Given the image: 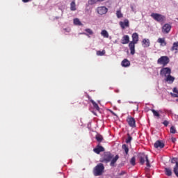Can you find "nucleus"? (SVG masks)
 I'll use <instances>...</instances> for the list:
<instances>
[{
	"label": "nucleus",
	"instance_id": "f257e3e1",
	"mask_svg": "<svg viewBox=\"0 0 178 178\" xmlns=\"http://www.w3.org/2000/svg\"><path fill=\"white\" fill-rule=\"evenodd\" d=\"M138 43V33H134L132 34V41L129 44V48L131 51V54L134 55L136 54V44Z\"/></svg>",
	"mask_w": 178,
	"mask_h": 178
},
{
	"label": "nucleus",
	"instance_id": "f03ea898",
	"mask_svg": "<svg viewBox=\"0 0 178 178\" xmlns=\"http://www.w3.org/2000/svg\"><path fill=\"white\" fill-rule=\"evenodd\" d=\"M104 169L105 167L104 166V164L99 163L97 165V166L95 167L93 170V175L95 176H101L102 173H104Z\"/></svg>",
	"mask_w": 178,
	"mask_h": 178
},
{
	"label": "nucleus",
	"instance_id": "7ed1b4c3",
	"mask_svg": "<svg viewBox=\"0 0 178 178\" xmlns=\"http://www.w3.org/2000/svg\"><path fill=\"white\" fill-rule=\"evenodd\" d=\"M112 158H113V154L111 152H104L100 159V162L108 163V162H111V161H112Z\"/></svg>",
	"mask_w": 178,
	"mask_h": 178
},
{
	"label": "nucleus",
	"instance_id": "20e7f679",
	"mask_svg": "<svg viewBox=\"0 0 178 178\" xmlns=\"http://www.w3.org/2000/svg\"><path fill=\"white\" fill-rule=\"evenodd\" d=\"M151 17H152L154 20H156V22H158L159 23H162V22H165V19H166L164 15L155 13L151 14Z\"/></svg>",
	"mask_w": 178,
	"mask_h": 178
},
{
	"label": "nucleus",
	"instance_id": "39448f33",
	"mask_svg": "<svg viewBox=\"0 0 178 178\" xmlns=\"http://www.w3.org/2000/svg\"><path fill=\"white\" fill-rule=\"evenodd\" d=\"M169 62H170L169 57L166 56H161L157 60V63L159 65H163V66H166V65H168Z\"/></svg>",
	"mask_w": 178,
	"mask_h": 178
},
{
	"label": "nucleus",
	"instance_id": "423d86ee",
	"mask_svg": "<svg viewBox=\"0 0 178 178\" xmlns=\"http://www.w3.org/2000/svg\"><path fill=\"white\" fill-rule=\"evenodd\" d=\"M172 73V70L169 67H163L160 71V76L161 77H167Z\"/></svg>",
	"mask_w": 178,
	"mask_h": 178
},
{
	"label": "nucleus",
	"instance_id": "0eeeda50",
	"mask_svg": "<svg viewBox=\"0 0 178 178\" xmlns=\"http://www.w3.org/2000/svg\"><path fill=\"white\" fill-rule=\"evenodd\" d=\"M146 161V165L147 166H149V160H148V156L142 154L140 156V163L141 165H144Z\"/></svg>",
	"mask_w": 178,
	"mask_h": 178
},
{
	"label": "nucleus",
	"instance_id": "6e6552de",
	"mask_svg": "<svg viewBox=\"0 0 178 178\" xmlns=\"http://www.w3.org/2000/svg\"><path fill=\"white\" fill-rule=\"evenodd\" d=\"M97 12L99 15H106L108 13V8L105 6H100L97 8Z\"/></svg>",
	"mask_w": 178,
	"mask_h": 178
},
{
	"label": "nucleus",
	"instance_id": "1a4fd4ad",
	"mask_svg": "<svg viewBox=\"0 0 178 178\" xmlns=\"http://www.w3.org/2000/svg\"><path fill=\"white\" fill-rule=\"evenodd\" d=\"M172 29V26L169 24H165L162 27V31L164 34H169V32Z\"/></svg>",
	"mask_w": 178,
	"mask_h": 178
},
{
	"label": "nucleus",
	"instance_id": "9d476101",
	"mask_svg": "<svg viewBox=\"0 0 178 178\" xmlns=\"http://www.w3.org/2000/svg\"><path fill=\"white\" fill-rule=\"evenodd\" d=\"M175 76H172L170 74L164 77V81H165V83H168V84H173V82L175 81Z\"/></svg>",
	"mask_w": 178,
	"mask_h": 178
},
{
	"label": "nucleus",
	"instance_id": "9b49d317",
	"mask_svg": "<svg viewBox=\"0 0 178 178\" xmlns=\"http://www.w3.org/2000/svg\"><path fill=\"white\" fill-rule=\"evenodd\" d=\"M127 122L131 127H136V120L131 116H129L127 119Z\"/></svg>",
	"mask_w": 178,
	"mask_h": 178
},
{
	"label": "nucleus",
	"instance_id": "f8f14e48",
	"mask_svg": "<svg viewBox=\"0 0 178 178\" xmlns=\"http://www.w3.org/2000/svg\"><path fill=\"white\" fill-rule=\"evenodd\" d=\"M120 26L121 29H126V27H129V19H125L124 22H120Z\"/></svg>",
	"mask_w": 178,
	"mask_h": 178
},
{
	"label": "nucleus",
	"instance_id": "ddd939ff",
	"mask_svg": "<svg viewBox=\"0 0 178 178\" xmlns=\"http://www.w3.org/2000/svg\"><path fill=\"white\" fill-rule=\"evenodd\" d=\"M93 151L95 152V154H99L100 152H104L105 149L102 146L97 145V147L93 149Z\"/></svg>",
	"mask_w": 178,
	"mask_h": 178
},
{
	"label": "nucleus",
	"instance_id": "4468645a",
	"mask_svg": "<svg viewBox=\"0 0 178 178\" xmlns=\"http://www.w3.org/2000/svg\"><path fill=\"white\" fill-rule=\"evenodd\" d=\"M121 42L124 44H129V42H130V37L127 35H124L121 40Z\"/></svg>",
	"mask_w": 178,
	"mask_h": 178
},
{
	"label": "nucleus",
	"instance_id": "2eb2a0df",
	"mask_svg": "<svg viewBox=\"0 0 178 178\" xmlns=\"http://www.w3.org/2000/svg\"><path fill=\"white\" fill-rule=\"evenodd\" d=\"M163 147H165V144H163V143L161 142L160 140H157L154 143V147L155 148L161 149L163 148Z\"/></svg>",
	"mask_w": 178,
	"mask_h": 178
},
{
	"label": "nucleus",
	"instance_id": "dca6fc26",
	"mask_svg": "<svg viewBox=\"0 0 178 178\" xmlns=\"http://www.w3.org/2000/svg\"><path fill=\"white\" fill-rule=\"evenodd\" d=\"M149 39H143L142 41V45L143 48H148L150 45Z\"/></svg>",
	"mask_w": 178,
	"mask_h": 178
},
{
	"label": "nucleus",
	"instance_id": "f3484780",
	"mask_svg": "<svg viewBox=\"0 0 178 178\" xmlns=\"http://www.w3.org/2000/svg\"><path fill=\"white\" fill-rule=\"evenodd\" d=\"M118 159H119L118 155H116L115 157H113L111 159L110 166H112V167L115 166V163H116V162L118 161Z\"/></svg>",
	"mask_w": 178,
	"mask_h": 178
},
{
	"label": "nucleus",
	"instance_id": "a211bd4d",
	"mask_svg": "<svg viewBox=\"0 0 178 178\" xmlns=\"http://www.w3.org/2000/svg\"><path fill=\"white\" fill-rule=\"evenodd\" d=\"M121 65L123 66V67H129V66H130V61H129L127 59H124L121 63Z\"/></svg>",
	"mask_w": 178,
	"mask_h": 178
},
{
	"label": "nucleus",
	"instance_id": "6ab92c4d",
	"mask_svg": "<svg viewBox=\"0 0 178 178\" xmlns=\"http://www.w3.org/2000/svg\"><path fill=\"white\" fill-rule=\"evenodd\" d=\"M151 111L152 112V113L155 118H158V119H159V118H161V114H159V112H162L161 111H157L154 109H152Z\"/></svg>",
	"mask_w": 178,
	"mask_h": 178
},
{
	"label": "nucleus",
	"instance_id": "aec40b11",
	"mask_svg": "<svg viewBox=\"0 0 178 178\" xmlns=\"http://www.w3.org/2000/svg\"><path fill=\"white\" fill-rule=\"evenodd\" d=\"M157 42L161 45V47H165L166 45V42L165 41V38H159L157 40Z\"/></svg>",
	"mask_w": 178,
	"mask_h": 178
},
{
	"label": "nucleus",
	"instance_id": "412c9836",
	"mask_svg": "<svg viewBox=\"0 0 178 178\" xmlns=\"http://www.w3.org/2000/svg\"><path fill=\"white\" fill-rule=\"evenodd\" d=\"M171 51H175V54L178 52V42H174L171 48Z\"/></svg>",
	"mask_w": 178,
	"mask_h": 178
},
{
	"label": "nucleus",
	"instance_id": "4be33fe9",
	"mask_svg": "<svg viewBox=\"0 0 178 178\" xmlns=\"http://www.w3.org/2000/svg\"><path fill=\"white\" fill-rule=\"evenodd\" d=\"M101 35H102L104 38H109V33L106 30H102L101 32Z\"/></svg>",
	"mask_w": 178,
	"mask_h": 178
},
{
	"label": "nucleus",
	"instance_id": "5701e85b",
	"mask_svg": "<svg viewBox=\"0 0 178 178\" xmlns=\"http://www.w3.org/2000/svg\"><path fill=\"white\" fill-rule=\"evenodd\" d=\"M173 92L174 93H171L172 97H173L174 98H178V90H177V88H175L173 89Z\"/></svg>",
	"mask_w": 178,
	"mask_h": 178
},
{
	"label": "nucleus",
	"instance_id": "b1692460",
	"mask_svg": "<svg viewBox=\"0 0 178 178\" xmlns=\"http://www.w3.org/2000/svg\"><path fill=\"white\" fill-rule=\"evenodd\" d=\"M90 102L92 104L93 108H95L96 111H99V106L94 100H90Z\"/></svg>",
	"mask_w": 178,
	"mask_h": 178
},
{
	"label": "nucleus",
	"instance_id": "393cba45",
	"mask_svg": "<svg viewBox=\"0 0 178 178\" xmlns=\"http://www.w3.org/2000/svg\"><path fill=\"white\" fill-rule=\"evenodd\" d=\"M74 24H75V26H81V22H80L79 18H75L74 19Z\"/></svg>",
	"mask_w": 178,
	"mask_h": 178
},
{
	"label": "nucleus",
	"instance_id": "a878e982",
	"mask_svg": "<svg viewBox=\"0 0 178 178\" xmlns=\"http://www.w3.org/2000/svg\"><path fill=\"white\" fill-rule=\"evenodd\" d=\"M116 16L118 19H121V17H123V14L120 10L116 11Z\"/></svg>",
	"mask_w": 178,
	"mask_h": 178
},
{
	"label": "nucleus",
	"instance_id": "bb28decb",
	"mask_svg": "<svg viewBox=\"0 0 178 178\" xmlns=\"http://www.w3.org/2000/svg\"><path fill=\"white\" fill-rule=\"evenodd\" d=\"M122 149H124L126 155L129 154V147L127 146V145H122Z\"/></svg>",
	"mask_w": 178,
	"mask_h": 178
},
{
	"label": "nucleus",
	"instance_id": "cd10ccee",
	"mask_svg": "<svg viewBox=\"0 0 178 178\" xmlns=\"http://www.w3.org/2000/svg\"><path fill=\"white\" fill-rule=\"evenodd\" d=\"M165 172L166 176H172V170H170V168H165Z\"/></svg>",
	"mask_w": 178,
	"mask_h": 178
},
{
	"label": "nucleus",
	"instance_id": "c85d7f7f",
	"mask_svg": "<svg viewBox=\"0 0 178 178\" xmlns=\"http://www.w3.org/2000/svg\"><path fill=\"white\" fill-rule=\"evenodd\" d=\"M96 140L97 141H98L99 143H101V141H102L104 140V138L102 137V136H101L100 134H97L96 136Z\"/></svg>",
	"mask_w": 178,
	"mask_h": 178
},
{
	"label": "nucleus",
	"instance_id": "c756f323",
	"mask_svg": "<svg viewBox=\"0 0 178 178\" xmlns=\"http://www.w3.org/2000/svg\"><path fill=\"white\" fill-rule=\"evenodd\" d=\"M70 9L71 10H76V3L74 1H72L71 3H70Z\"/></svg>",
	"mask_w": 178,
	"mask_h": 178
},
{
	"label": "nucleus",
	"instance_id": "7c9ffc66",
	"mask_svg": "<svg viewBox=\"0 0 178 178\" xmlns=\"http://www.w3.org/2000/svg\"><path fill=\"white\" fill-rule=\"evenodd\" d=\"M97 2H99V0H88L89 5H95Z\"/></svg>",
	"mask_w": 178,
	"mask_h": 178
},
{
	"label": "nucleus",
	"instance_id": "2f4dec72",
	"mask_svg": "<svg viewBox=\"0 0 178 178\" xmlns=\"http://www.w3.org/2000/svg\"><path fill=\"white\" fill-rule=\"evenodd\" d=\"M85 31L89 35H92L94 34V32L92 31V30L90 29H85Z\"/></svg>",
	"mask_w": 178,
	"mask_h": 178
},
{
	"label": "nucleus",
	"instance_id": "473e14b6",
	"mask_svg": "<svg viewBox=\"0 0 178 178\" xmlns=\"http://www.w3.org/2000/svg\"><path fill=\"white\" fill-rule=\"evenodd\" d=\"M174 173L175 174L177 177H178V165H177V164L175 165V166L174 168Z\"/></svg>",
	"mask_w": 178,
	"mask_h": 178
},
{
	"label": "nucleus",
	"instance_id": "72a5a7b5",
	"mask_svg": "<svg viewBox=\"0 0 178 178\" xmlns=\"http://www.w3.org/2000/svg\"><path fill=\"white\" fill-rule=\"evenodd\" d=\"M97 55H98L99 56H103V55H105V51H97Z\"/></svg>",
	"mask_w": 178,
	"mask_h": 178
},
{
	"label": "nucleus",
	"instance_id": "f704fd0d",
	"mask_svg": "<svg viewBox=\"0 0 178 178\" xmlns=\"http://www.w3.org/2000/svg\"><path fill=\"white\" fill-rule=\"evenodd\" d=\"M170 131L172 134H175L176 133V128H175V127H171Z\"/></svg>",
	"mask_w": 178,
	"mask_h": 178
},
{
	"label": "nucleus",
	"instance_id": "c9c22d12",
	"mask_svg": "<svg viewBox=\"0 0 178 178\" xmlns=\"http://www.w3.org/2000/svg\"><path fill=\"white\" fill-rule=\"evenodd\" d=\"M131 164L133 165V166H134V165H136V157H132L131 158Z\"/></svg>",
	"mask_w": 178,
	"mask_h": 178
},
{
	"label": "nucleus",
	"instance_id": "e433bc0d",
	"mask_svg": "<svg viewBox=\"0 0 178 178\" xmlns=\"http://www.w3.org/2000/svg\"><path fill=\"white\" fill-rule=\"evenodd\" d=\"M171 163H176V165H177V166H178V161H177V158H173V159L171 160Z\"/></svg>",
	"mask_w": 178,
	"mask_h": 178
},
{
	"label": "nucleus",
	"instance_id": "4c0bfd02",
	"mask_svg": "<svg viewBox=\"0 0 178 178\" xmlns=\"http://www.w3.org/2000/svg\"><path fill=\"white\" fill-rule=\"evenodd\" d=\"M131 140H132L131 136H129L128 138L126 140V143L129 144V143H131Z\"/></svg>",
	"mask_w": 178,
	"mask_h": 178
},
{
	"label": "nucleus",
	"instance_id": "58836bf2",
	"mask_svg": "<svg viewBox=\"0 0 178 178\" xmlns=\"http://www.w3.org/2000/svg\"><path fill=\"white\" fill-rule=\"evenodd\" d=\"M131 9L132 12H134V13H136V7H134V5H131Z\"/></svg>",
	"mask_w": 178,
	"mask_h": 178
},
{
	"label": "nucleus",
	"instance_id": "ea45409f",
	"mask_svg": "<svg viewBox=\"0 0 178 178\" xmlns=\"http://www.w3.org/2000/svg\"><path fill=\"white\" fill-rule=\"evenodd\" d=\"M163 124H164V126L168 127V125L169 124V121L168 120H165L163 122Z\"/></svg>",
	"mask_w": 178,
	"mask_h": 178
},
{
	"label": "nucleus",
	"instance_id": "a19ab883",
	"mask_svg": "<svg viewBox=\"0 0 178 178\" xmlns=\"http://www.w3.org/2000/svg\"><path fill=\"white\" fill-rule=\"evenodd\" d=\"M123 175H126V172L125 171H122L120 173L121 176H123Z\"/></svg>",
	"mask_w": 178,
	"mask_h": 178
},
{
	"label": "nucleus",
	"instance_id": "79ce46f5",
	"mask_svg": "<svg viewBox=\"0 0 178 178\" xmlns=\"http://www.w3.org/2000/svg\"><path fill=\"white\" fill-rule=\"evenodd\" d=\"M171 140L173 143H176V138H172Z\"/></svg>",
	"mask_w": 178,
	"mask_h": 178
},
{
	"label": "nucleus",
	"instance_id": "37998d69",
	"mask_svg": "<svg viewBox=\"0 0 178 178\" xmlns=\"http://www.w3.org/2000/svg\"><path fill=\"white\" fill-rule=\"evenodd\" d=\"M30 1L31 0H22V1H24V3L30 2Z\"/></svg>",
	"mask_w": 178,
	"mask_h": 178
},
{
	"label": "nucleus",
	"instance_id": "c03bdc74",
	"mask_svg": "<svg viewBox=\"0 0 178 178\" xmlns=\"http://www.w3.org/2000/svg\"><path fill=\"white\" fill-rule=\"evenodd\" d=\"M65 31H67V33H70V29H65Z\"/></svg>",
	"mask_w": 178,
	"mask_h": 178
},
{
	"label": "nucleus",
	"instance_id": "a18cd8bd",
	"mask_svg": "<svg viewBox=\"0 0 178 178\" xmlns=\"http://www.w3.org/2000/svg\"><path fill=\"white\" fill-rule=\"evenodd\" d=\"M80 34H83V35H88V33H81Z\"/></svg>",
	"mask_w": 178,
	"mask_h": 178
},
{
	"label": "nucleus",
	"instance_id": "49530a36",
	"mask_svg": "<svg viewBox=\"0 0 178 178\" xmlns=\"http://www.w3.org/2000/svg\"><path fill=\"white\" fill-rule=\"evenodd\" d=\"M87 37H88V38H91V36H90L89 34H88Z\"/></svg>",
	"mask_w": 178,
	"mask_h": 178
},
{
	"label": "nucleus",
	"instance_id": "de8ad7c7",
	"mask_svg": "<svg viewBox=\"0 0 178 178\" xmlns=\"http://www.w3.org/2000/svg\"><path fill=\"white\" fill-rule=\"evenodd\" d=\"M105 0H99V2H104Z\"/></svg>",
	"mask_w": 178,
	"mask_h": 178
},
{
	"label": "nucleus",
	"instance_id": "09e8293b",
	"mask_svg": "<svg viewBox=\"0 0 178 178\" xmlns=\"http://www.w3.org/2000/svg\"><path fill=\"white\" fill-rule=\"evenodd\" d=\"M118 103L120 104V100H118Z\"/></svg>",
	"mask_w": 178,
	"mask_h": 178
}]
</instances>
